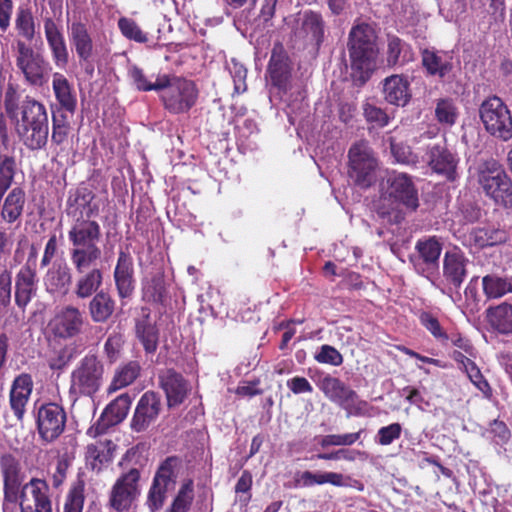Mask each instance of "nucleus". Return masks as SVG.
I'll use <instances>...</instances> for the list:
<instances>
[{
  "mask_svg": "<svg viewBox=\"0 0 512 512\" xmlns=\"http://www.w3.org/2000/svg\"><path fill=\"white\" fill-rule=\"evenodd\" d=\"M0 474L3 482L2 512H16L17 505L20 512H52L46 481L32 478L23 483L25 474L15 454H0Z\"/></svg>",
  "mask_w": 512,
  "mask_h": 512,
  "instance_id": "obj_1",
  "label": "nucleus"
},
{
  "mask_svg": "<svg viewBox=\"0 0 512 512\" xmlns=\"http://www.w3.org/2000/svg\"><path fill=\"white\" fill-rule=\"evenodd\" d=\"M3 107L14 123L19 141L30 151L46 147L49 139L48 112L43 103L34 97L22 96L8 85L4 93Z\"/></svg>",
  "mask_w": 512,
  "mask_h": 512,
  "instance_id": "obj_2",
  "label": "nucleus"
},
{
  "mask_svg": "<svg viewBox=\"0 0 512 512\" xmlns=\"http://www.w3.org/2000/svg\"><path fill=\"white\" fill-rule=\"evenodd\" d=\"M419 206V192L413 177L396 170L389 172L380 184V197L375 207L378 217L390 220L401 208L416 212Z\"/></svg>",
  "mask_w": 512,
  "mask_h": 512,
  "instance_id": "obj_3",
  "label": "nucleus"
},
{
  "mask_svg": "<svg viewBox=\"0 0 512 512\" xmlns=\"http://www.w3.org/2000/svg\"><path fill=\"white\" fill-rule=\"evenodd\" d=\"M148 87L162 88L159 95L160 101L164 109L174 115L188 113L199 98V89L193 80L174 74H169L155 86Z\"/></svg>",
  "mask_w": 512,
  "mask_h": 512,
  "instance_id": "obj_4",
  "label": "nucleus"
},
{
  "mask_svg": "<svg viewBox=\"0 0 512 512\" xmlns=\"http://www.w3.org/2000/svg\"><path fill=\"white\" fill-rule=\"evenodd\" d=\"M101 237L102 229L96 220H72L68 231V240L72 245L70 260H82L83 264L98 261L101 257V249L98 246Z\"/></svg>",
  "mask_w": 512,
  "mask_h": 512,
  "instance_id": "obj_5",
  "label": "nucleus"
},
{
  "mask_svg": "<svg viewBox=\"0 0 512 512\" xmlns=\"http://www.w3.org/2000/svg\"><path fill=\"white\" fill-rule=\"evenodd\" d=\"M477 182L485 196L495 205L512 207V179L498 161L490 159L481 163L477 171Z\"/></svg>",
  "mask_w": 512,
  "mask_h": 512,
  "instance_id": "obj_6",
  "label": "nucleus"
},
{
  "mask_svg": "<svg viewBox=\"0 0 512 512\" xmlns=\"http://www.w3.org/2000/svg\"><path fill=\"white\" fill-rule=\"evenodd\" d=\"M104 379V365L95 354L85 355L71 372L69 395L93 397L101 388Z\"/></svg>",
  "mask_w": 512,
  "mask_h": 512,
  "instance_id": "obj_7",
  "label": "nucleus"
},
{
  "mask_svg": "<svg viewBox=\"0 0 512 512\" xmlns=\"http://www.w3.org/2000/svg\"><path fill=\"white\" fill-rule=\"evenodd\" d=\"M479 117L490 136L503 142L512 139V113L500 97L485 99L479 106Z\"/></svg>",
  "mask_w": 512,
  "mask_h": 512,
  "instance_id": "obj_8",
  "label": "nucleus"
},
{
  "mask_svg": "<svg viewBox=\"0 0 512 512\" xmlns=\"http://www.w3.org/2000/svg\"><path fill=\"white\" fill-rule=\"evenodd\" d=\"M34 418L38 438L43 445L56 442L67 427L66 409L56 402H44L35 406Z\"/></svg>",
  "mask_w": 512,
  "mask_h": 512,
  "instance_id": "obj_9",
  "label": "nucleus"
},
{
  "mask_svg": "<svg viewBox=\"0 0 512 512\" xmlns=\"http://www.w3.org/2000/svg\"><path fill=\"white\" fill-rule=\"evenodd\" d=\"M378 160L367 142L354 143L348 151V175L354 185L368 189L376 182Z\"/></svg>",
  "mask_w": 512,
  "mask_h": 512,
  "instance_id": "obj_10",
  "label": "nucleus"
},
{
  "mask_svg": "<svg viewBox=\"0 0 512 512\" xmlns=\"http://www.w3.org/2000/svg\"><path fill=\"white\" fill-rule=\"evenodd\" d=\"M374 24L356 20L349 32L348 49L353 64L375 62L379 54Z\"/></svg>",
  "mask_w": 512,
  "mask_h": 512,
  "instance_id": "obj_11",
  "label": "nucleus"
},
{
  "mask_svg": "<svg viewBox=\"0 0 512 512\" xmlns=\"http://www.w3.org/2000/svg\"><path fill=\"white\" fill-rule=\"evenodd\" d=\"M325 22L320 13L306 10L298 13L292 27L291 42L297 49L319 48L324 39Z\"/></svg>",
  "mask_w": 512,
  "mask_h": 512,
  "instance_id": "obj_12",
  "label": "nucleus"
},
{
  "mask_svg": "<svg viewBox=\"0 0 512 512\" xmlns=\"http://www.w3.org/2000/svg\"><path fill=\"white\" fill-rule=\"evenodd\" d=\"M443 245L436 236L423 237L415 244L416 254L410 257L415 271L431 280L438 274Z\"/></svg>",
  "mask_w": 512,
  "mask_h": 512,
  "instance_id": "obj_13",
  "label": "nucleus"
},
{
  "mask_svg": "<svg viewBox=\"0 0 512 512\" xmlns=\"http://www.w3.org/2000/svg\"><path fill=\"white\" fill-rule=\"evenodd\" d=\"M86 322L84 312L68 304L56 311L48 326L55 339L66 341L80 336Z\"/></svg>",
  "mask_w": 512,
  "mask_h": 512,
  "instance_id": "obj_14",
  "label": "nucleus"
},
{
  "mask_svg": "<svg viewBox=\"0 0 512 512\" xmlns=\"http://www.w3.org/2000/svg\"><path fill=\"white\" fill-rule=\"evenodd\" d=\"M139 480L140 471L137 468H131L120 475L109 496V504L114 510L123 512L131 507L140 494Z\"/></svg>",
  "mask_w": 512,
  "mask_h": 512,
  "instance_id": "obj_15",
  "label": "nucleus"
},
{
  "mask_svg": "<svg viewBox=\"0 0 512 512\" xmlns=\"http://www.w3.org/2000/svg\"><path fill=\"white\" fill-rule=\"evenodd\" d=\"M163 409L161 395L153 390L144 392L139 398L130 427L136 433L147 431L156 423Z\"/></svg>",
  "mask_w": 512,
  "mask_h": 512,
  "instance_id": "obj_16",
  "label": "nucleus"
},
{
  "mask_svg": "<svg viewBox=\"0 0 512 512\" xmlns=\"http://www.w3.org/2000/svg\"><path fill=\"white\" fill-rule=\"evenodd\" d=\"M425 156L427 165L434 173L445 177L448 181H454L457 178L460 159L446 142L428 145Z\"/></svg>",
  "mask_w": 512,
  "mask_h": 512,
  "instance_id": "obj_17",
  "label": "nucleus"
},
{
  "mask_svg": "<svg viewBox=\"0 0 512 512\" xmlns=\"http://www.w3.org/2000/svg\"><path fill=\"white\" fill-rule=\"evenodd\" d=\"M113 279L117 296L122 305H125L126 300L131 299L136 290L134 261L129 251L119 250Z\"/></svg>",
  "mask_w": 512,
  "mask_h": 512,
  "instance_id": "obj_18",
  "label": "nucleus"
},
{
  "mask_svg": "<svg viewBox=\"0 0 512 512\" xmlns=\"http://www.w3.org/2000/svg\"><path fill=\"white\" fill-rule=\"evenodd\" d=\"M97 261H90L85 264L82 260H71V263L78 275L73 293L78 299H88L99 292L104 281L102 269L92 267Z\"/></svg>",
  "mask_w": 512,
  "mask_h": 512,
  "instance_id": "obj_19",
  "label": "nucleus"
},
{
  "mask_svg": "<svg viewBox=\"0 0 512 512\" xmlns=\"http://www.w3.org/2000/svg\"><path fill=\"white\" fill-rule=\"evenodd\" d=\"M159 387L163 390L167 407H178L187 399L191 386L184 376L173 368L160 371L158 374Z\"/></svg>",
  "mask_w": 512,
  "mask_h": 512,
  "instance_id": "obj_20",
  "label": "nucleus"
},
{
  "mask_svg": "<svg viewBox=\"0 0 512 512\" xmlns=\"http://www.w3.org/2000/svg\"><path fill=\"white\" fill-rule=\"evenodd\" d=\"M14 289L15 304L24 313L38 290L37 269L30 260L26 261L16 273Z\"/></svg>",
  "mask_w": 512,
  "mask_h": 512,
  "instance_id": "obj_21",
  "label": "nucleus"
},
{
  "mask_svg": "<svg viewBox=\"0 0 512 512\" xmlns=\"http://www.w3.org/2000/svg\"><path fill=\"white\" fill-rule=\"evenodd\" d=\"M100 207L95 193L86 187L77 188L66 202V214L72 220L92 219L99 215Z\"/></svg>",
  "mask_w": 512,
  "mask_h": 512,
  "instance_id": "obj_22",
  "label": "nucleus"
},
{
  "mask_svg": "<svg viewBox=\"0 0 512 512\" xmlns=\"http://www.w3.org/2000/svg\"><path fill=\"white\" fill-rule=\"evenodd\" d=\"M173 458H167L158 468L148 492L147 505L151 512L159 510L166 499L168 485L173 478Z\"/></svg>",
  "mask_w": 512,
  "mask_h": 512,
  "instance_id": "obj_23",
  "label": "nucleus"
},
{
  "mask_svg": "<svg viewBox=\"0 0 512 512\" xmlns=\"http://www.w3.org/2000/svg\"><path fill=\"white\" fill-rule=\"evenodd\" d=\"M33 386V379L29 373L19 374L12 382L9 392V405L15 418L20 422L24 419Z\"/></svg>",
  "mask_w": 512,
  "mask_h": 512,
  "instance_id": "obj_24",
  "label": "nucleus"
},
{
  "mask_svg": "<svg viewBox=\"0 0 512 512\" xmlns=\"http://www.w3.org/2000/svg\"><path fill=\"white\" fill-rule=\"evenodd\" d=\"M319 389L332 402L343 408H349L355 404L357 393L348 387L339 378L330 375L324 376L318 383Z\"/></svg>",
  "mask_w": 512,
  "mask_h": 512,
  "instance_id": "obj_25",
  "label": "nucleus"
},
{
  "mask_svg": "<svg viewBox=\"0 0 512 512\" xmlns=\"http://www.w3.org/2000/svg\"><path fill=\"white\" fill-rule=\"evenodd\" d=\"M468 259L461 251H447L443 258V278L458 290L467 276Z\"/></svg>",
  "mask_w": 512,
  "mask_h": 512,
  "instance_id": "obj_26",
  "label": "nucleus"
},
{
  "mask_svg": "<svg viewBox=\"0 0 512 512\" xmlns=\"http://www.w3.org/2000/svg\"><path fill=\"white\" fill-rule=\"evenodd\" d=\"M46 290L50 294L66 296L72 284L71 269L66 263H55L44 277Z\"/></svg>",
  "mask_w": 512,
  "mask_h": 512,
  "instance_id": "obj_27",
  "label": "nucleus"
},
{
  "mask_svg": "<svg viewBox=\"0 0 512 512\" xmlns=\"http://www.w3.org/2000/svg\"><path fill=\"white\" fill-rule=\"evenodd\" d=\"M52 88L58 104L52 105L51 110L60 109L72 116L77 109V95L73 86L64 75L55 73L53 75Z\"/></svg>",
  "mask_w": 512,
  "mask_h": 512,
  "instance_id": "obj_28",
  "label": "nucleus"
},
{
  "mask_svg": "<svg viewBox=\"0 0 512 512\" xmlns=\"http://www.w3.org/2000/svg\"><path fill=\"white\" fill-rule=\"evenodd\" d=\"M26 204V194L20 187H14L3 199L0 210L1 220L8 225L21 223Z\"/></svg>",
  "mask_w": 512,
  "mask_h": 512,
  "instance_id": "obj_29",
  "label": "nucleus"
},
{
  "mask_svg": "<svg viewBox=\"0 0 512 512\" xmlns=\"http://www.w3.org/2000/svg\"><path fill=\"white\" fill-rule=\"evenodd\" d=\"M90 298L88 313L92 322L97 324L106 323L115 313V299L108 291L103 289Z\"/></svg>",
  "mask_w": 512,
  "mask_h": 512,
  "instance_id": "obj_30",
  "label": "nucleus"
},
{
  "mask_svg": "<svg viewBox=\"0 0 512 512\" xmlns=\"http://www.w3.org/2000/svg\"><path fill=\"white\" fill-rule=\"evenodd\" d=\"M490 327L501 335H512V303L502 302L486 309Z\"/></svg>",
  "mask_w": 512,
  "mask_h": 512,
  "instance_id": "obj_31",
  "label": "nucleus"
},
{
  "mask_svg": "<svg viewBox=\"0 0 512 512\" xmlns=\"http://www.w3.org/2000/svg\"><path fill=\"white\" fill-rule=\"evenodd\" d=\"M344 475L337 472L313 473L309 470L298 472L294 480L295 487H312L314 485L331 484L336 487L345 485Z\"/></svg>",
  "mask_w": 512,
  "mask_h": 512,
  "instance_id": "obj_32",
  "label": "nucleus"
},
{
  "mask_svg": "<svg viewBox=\"0 0 512 512\" xmlns=\"http://www.w3.org/2000/svg\"><path fill=\"white\" fill-rule=\"evenodd\" d=\"M383 93L385 100L396 106H405L411 98L409 83L398 75L386 78Z\"/></svg>",
  "mask_w": 512,
  "mask_h": 512,
  "instance_id": "obj_33",
  "label": "nucleus"
},
{
  "mask_svg": "<svg viewBox=\"0 0 512 512\" xmlns=\"http://www.w3.org/2000/svg\"><path fill=\"white\" fill-rule=\"evenodd\" d=\"M135 335L147 354L156 352L159 343V330L156 324L151 322L149 314L136 321Z\"/></svg>",
  "mask_w": 512,
  "mask_h": 512,
  "instance_id": "obj_34",
  "label": "nucleus"
},
{
  "mask_svg": "<svg viewBox=\"0 0 512 512\" xmlns=\"http://www.w3.org/2000/svg\"><path fill=\"white\" fill-rule=\"evenodd\" d=\"M68 114L60 109H52L51 142L55 146L67 144L72 134V125Z\"/></svg>",
  "mask_w": 512,
  "mask_h": 512,
  "instance_id": "obj_35",
  "label": "nucleus"
},
{
  "mask_svg": "<svg viewBox=\"0 0 512 512\" xmlns=\"http://www.w3.org/2000/svg\"><path fill=\"white\" fill-rule=\"evenodd\" d=\"M152 66L146 68L133 66L130 71V76L136 88L140 91H157L160 92L162 88H149L148 86H155L161 82L163 77H168L169 74L161 73V71H154Z\"/></svg>",
  "mask_w": 512,
  "mask_h": 512,
  "instance_id": "obj_36",
  "label": "nucleus"
},
{
  "mask_svg": "<svg viewBox=\"0 0 512 512\" xmlns=\"http://www.w3.org/2000/svg\"><path fill=\"white\" fill-rule=\"evenodd\" d=\"M36 21L30 8L19 6L14 19V29L19 39L33 41L36 36Z\"/></svg>",
  "mask_w": 512,
  "mask_h": 512,
  "instance_id": "obj_37",
  "label": "nucleus"
},
{
  "mask_svg": "<svg viewBox=\"0 0 512 512\" xmlns=\"http://www.w3.org/2000/svg\"><path fill=\"white\" fill-rule=\"evenodd\" d=\"M482 289L487 299H499L512 293V282L506 277L487 274L482 278Z\"/></svg>",
  "mask_w": 512,
  "mask_h": 512,
  "instance_id": "obj_38",
  "label": "nucleus"
},
{
  "mask_svg": "<svg viewBox=\"0 0 512 512\" xmlns=\"http://www.w3.org/2000/svg\"><path fill=\"white\" fill-rule=\"evenodd\" d=\"M140 372V363L136 360L129 361L116 371L109 386V392L117 391L132 384L139 377Z\"/></svg>",
  "mask_w": 512,
  "mask_h": 512,
  "instance_id": "obj_39",
  "label": "nucleus"
},
{
  "mask_svg": "<svg viewBox=\"0 0 512 512\" xmlns=\"http://www.w3.org/2000/svg\"><path fill=\"white\" fill-rule=\"evenodd\" d=\"M131 403L132 397L128 393H123L107 405L103 416L107 418L109 424H118L128 415Z\"/></svg>",
  "mask_w": 512,
  "mask_h": 512,
  "instance_id": "obj_40",
  "label": "nucleus"
},
{
  "mask_svg": "<svg viewBox=\"0 0 512 512\" xmlns=\"http://www.w3.org/2000/svg\"><path fill=\"white\" fill-rule=\"evenodd\" d=\"M387 61L389 64H407L414 61V54L411 48L403 43L398 37H388Z\"/></svg>",
  "mask_w": 512,
  "mask_h": 512,
  "instance_id": "obj_41",
  "label": "nucleus"
},
{
  "mask_svg": "<svg viewBox=\"0 0 512 512\" xmlns=\"http://www.w3.org/2000/svg\"><path fill=\"white\" fill-rule=\"evenodd\" d=\"M85 502V481L78 477L65 497L63 512H82Z\"/></svg>",
  "mask_w": 512,
  "mask_h": 512,
  "instance_id": "obj_42",
  "label": "nucleus"
},
{
  "mask_svg": "<svg viewBox=\"0 0 512 512\" xmlns=\"http://www.w3.org/2000/svg\"><path fill=\"white\" fill-rule=\"evenodd\" d=\"M71 40L80 58L87 60L92 52V41L84 24L80 22L72 24Z\"/></svg>",
  "mask_w": 512,
  "mask_h": 512,
  "instance_id": "obj_43",
  "label": "nucleus"
},
{
  "mask_svg": "<svg viewBox=\"0 0 512 512\" xmlns=\"http://www.w3.org/2000/svg\"><path fill=\"white\" fill-rule=\"evenodd\" d=\"M459 111L455 101L451 98H440L436 101L435 118L439 124L452 127L456 124Z\"/></svg>",
  "mask_w": 512,
  "mask_h": 512,
  "instance_id": "obj_44",
  "label": "nucleus"
},
{
  "mask_svg": "<svg viewBox=\"0 0 512 512\" xmlns=\"http://www.w3.org/2000/svg\"><path fill=\"white\" fill-rule=\"evenodd\" d=\"M194 500V483L187 479L178 490L168 512H188Z\"/></svg>",
  "mask_w": 512,
  "mask_h": 512,
  "instance_id": "obj_45",
  "label": "nucleus"
},
{
  "mask_svg": "<svg viewBox=\"0 0 512 512\" xmlns=\"http://www.w3.org/2000/svg\"><path fill=\"white\" fill-rule=\"evenodd\" d=\"M143 299L151 303H163L166 296L165 281L162 276L152 277L143 286Z\"/></svg>",
  "mask_w": 512,
  "mask_h": 512,
  "instance_id": "obj_46",
  "label": "nucleus"
},
{
  "mask_svg": "<svg viewBox=\"0 0 512 512\" xmlns=\"http://www.w3.org/2000/svg\"><path fill=\"white\" fill-rule=\"evenodd\" d=\"M17 163L14 155L0 156V190L7 191L12 183L16 173Z\"/></svg>",
  "mask_w": 512,
  "mask_h": 512,
  "instance_id": "obj_47",
  "label": "nucleus"
},
{
  "mask_svg": "<svg viewBox=\"0 0 512 512\" xmlns=\"http://www.w3.org/2000/svg\"><path fill=\"white\" fill-rule=\"evenodd\" d=\"M118 28L122 35L129 40L137 43H146L148 41V34L131 18L121 17L118 20Z\"/></svg>",
  "mask_w": 512,
  "mask_h": 512,
  "instance_id": "obj_48",
  "label": "nucleus"
},
{
  "mask_svg": "<svg viewBox=\"0 0 512 512\" xmlns=\"http://www.w3.org/2000/svg\"><path fill=\"white\" fill-rule=\"evenodd\" d=\"M420 324L428 330L432 336L438 341L444 343L449 340L448 334L441 326L438 318L433 315L431 312L422 311L419 314Z\"/></svg>",
  "mask_w": 512,
  "mask_h": 512,
  "instance_id": "obj_49",
  "label": "nucleus"
},
{
  "mask_svg": "<svg viewBox=\"0 0 512 512\" xmlns=\"http://www.w3.org/2000/svg\"><path fill=\"white\" fill-rule=\"evenodd\" d=\"M362 432L363 430H359L355 433L324 435L319 440V445L322 448H328L330 446H351L359 440Z\"/></svg>",
  "mask_w": 512,
  "mask_h": 512,
  "instance_id": "obj_50",
  "label": "nucleus"
},
{
  "mask_svg": "<svg viewBox=\"0 0 512 512\" xmlns=\"http://www.w3.org/2000/svg\"><path fill=\"white\" fill-rule=\"evenodd\" d=\"M12 280L11 273L4 270L0 274V315L5 314L11 303Z\"/></svg>",
  "mask_w": 512,
  "mask_h": 512,
  "instance_id": "obj_51",
  "label": "nucleus"
},
{
  "mask_svg": "<svg viewBox=\"0 0 512 512\" xmlns=\"http://www.w3.org/2000/svg\"><path fill=\"white\" fill-rule=\"evenodd\" d=\"M402 426L400 423H391L381 427L376 436V442L382 446H388L401 437Z\"/></svg>",
  "mask_w": 512,
  "mask_h": 512,
  "instance_id": "obj_52",
  "label": "nucleus"
},
{
  "mask_svg": "<svg viewBox=\"0 0 512 512\" xmlns=\"http://www.w3.org/2000/svg\"><path fill=\"white\" fill-rule=\"evenodd\" d=\"M268 74L273 86L287 89L291 77L290 66H268Z\"/></svg>",
  "mask_w": 512,
  "mask_h": 512,
  "instance_id": "obj_53",
  "label": "nucleus"
},
{
  "mask_svg": "<svg viewBox=\"0 0 512 512\" xmlns=\"http://www.w3.org/2000/svg\"><path fill=\"white\" fill-rule=\"evenodd\" d=\"M315 360L323 364L340 366L343 363V356L335 347L325 344L315 355Z\"/></svg>",
  "mask_w": 512,
  "mask_h": 512,
  "instance_id": "obj_54",
  "label": "nucleus"
},
{
  "mask_svg": "<svg viewBox=\"0 0 512 512\" xmlns=\"http://www.w3.org/2000/svg\"><path fill=\"white\" fill-rule=\"evenodd\" d=\"M123 338L120 334L110 335L104 344V352L111 363L116 362L123 348Z\"/></svg>",
  "mask_w": 512,
  "mask_h": 512,
  "instance_id": "obj_55",
  "label": "nucleus"
},
{
  "mask_svg": "<svg viewBox=\"0 0 512 512\" xmlns=\"http://www.w3.org/2000/svg\"><path fill=\"white\" fill-rule=\"evenodd\" d=\"M72 354L67 348H61L48 359V366L53 371L63 370L71 361Z\"/></svg>",
  "mask_w": 512,
  "mask_h": 512,
  "instance_id": "obj_56",
  "label": "nucleus"
},
{
  "mask_svg": "<svg viewBox=\"0 0 512 512\" xmlns=\"http://www.w3.org/2000/svg\"><path fill=\"white\" fill-rule=\"evenodd\" d=\"M464 370L467 373V375H468L469 379L471 380V382L479 390H481L482 392L490 390L489 383L484 378V376L482 375L480 369L478 368V366L475 364L474 361H472L471 363H468V366Z\"/></svg>",
  "mask_w": 512,
  "mask_h": 512,
  "instance_id": "obj_57",
  "label": "nucleus"
},
{
  "mask_svg": "<svg viewBox=\"0 0 512 512\" xmlns=\"http://www.w3.org/2000/svg\"><path fill=\"white\" fill-rule=\"evenodd\" d=\"M314 458L326 461L343 459L349 462H353L356 459V452L354 450L341 448L327 453H318L314 456Z\"/></svg>",
  "mask_w": 512,
  "mask_h": 512,
  "instance_id": "obj_58",
  "label": "nucleus"
},
{
  "mask_svg": "<svg viewBox=\"0 0 512 512\" xmlns=\"http://www.w3.org/2000/svg\"><path fill=\"white\" fill-rule=\"evenodd\" d=\"M391 152L398 163L411 164L416 161V156L412 153L409 146L392 143Z\"/></svg>",
  "mask_w": 512,
  "mask_h": 512,
  "instance_id": "obj_59",
  "label": "nucleus"
},
{
  "mask_svg": "<svg viewBox=\"0 0 512 512\" xmlns=\"http://www.w3.org/2000/svg\"><path fill=\"white\" fill-rule=\"evenodd\" d=\"M364 114L367 121L374 122L379 126H385L389 122L386 112L374 105L367 104L364 108Z\"/></svg>",
  "mask_w": 512,
  "mask_h": 512,
  "instance_id": "obj_60",
  "label": "nucleus"
},
{
  "mask_svg": "<svg viewBox=\"0 0 512 512\" xmlns=\"http://www.w3.org/2000/svg\"><path fill=\"white\" fill-rule=\"evenodd\" d=\"M252 483L253 478L251 472L244 470L235 485L236 493L247 494V496L242 500L245 503H248L251 499L250 490L252 488Z\"/></svg>",
  "mask_w": 512,
  "mask_h": 512,
  "instance_id": "obj_61",
  "label": "nucleus"
},
{
  "mask_svg": "<svg viewBox=\"0 0 512 512\" xmlns=\"http://www.w3.org/2000/svg\"><path fill=\"white\" fill-rule=\"evenodd\" d=\"M68 459L62 457L57 460L55 471L52 475V486L54 488H59L65 481L67 477V471L69 468Z\"/></svg>",
  "mask_w": 512,
  "mask_h": 512,
  "instance_id": "obj_62",
  "label": "nucleus"
},
{
  "mask_svg": "<svg viewBox=\"0 0 512 512\" xmlns=\"http://www.w3.org/2000/svg\"><path fill=\"white\" fill-rule=\"evenodd\" d=\"M230 74L233 77L235 92L238 93V94L245 92L247 90V84H246L247 69H246V66H233V69L230 70Z\"/></svg>",
  "mask_w": 512,
  "mask_h": 512,
  "instance_id": "obj_63",
  "label": "nucleus"
},
{
  "mask_svg": "<svg viewBox=\"0 0 512 512\" xmlns=\"http://www.w3.org/2000/svg\"><path fill=\"white\" fill-rule=\"evenodd\" d=\"M286 385L294 394L313 392V387L310 382L302 376H295L291 379H288Z\"/></svg>",
  "mask_w": 512,
  "mask_h": 512,
  "instance_id": "obj_64",
  "label": "nucleus"
}]
</instances>
